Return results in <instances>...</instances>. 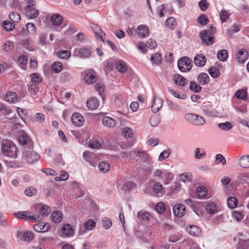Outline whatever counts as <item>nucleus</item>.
Listing matches in <instances>:
<instances>
[{
	"instance_id": "37998d69",
	"label": "nucleus",
	"mask_w": 249,
	"mask_h": 249,
	"mask_svg": "<svg viewBox=\"0 0 249 249\" xmlns=\"http://www.w3.org/2000/svg\"><path fill=\"white\" fill-rule=\"evenodd\" d=\"M140 220L148 221L149 219L150 214L145 211H140L137 214Z\"/></svg>"
},
{
	"instance_id": "1a4fd4ad",
	"label": "nucleus",
	"mask_w": 249,
	"mask_h": 249,
	"mask_svg": "<svg viewBox=\"0 0 249 249\" xmlns=\"http://www.w3.org/2000/svg\"><path fill=\"white\" fill-rule=\"evenodd\" d=\"M31 212L30 211H23L21 212H18L14 213L15 216L18 218H22L26 220H32L33 222H36L37 220L38 216L31 215Z\"/></svg>"
},
{
	"instance_id": "ddd939ff",
	"label": "nucleus",
	"mask_w": 249,
	"mask_h": 249,
	"mask_svg": "<svg viewBox=\"0 0 249 249\" xmlns=\"http://www.w3.org/2000/svg\"><path fill=\"white\" fill-rule=\"evenodd\" d=\"M173 213L175 216L182 217L185 213V206L181 204H177L173 207Z\"/></svg>"
},
{
	"instance_id": "8fccbe9b",
	"label": "nucleus",
	"mask_w": 249,
	"mask_h": 249,
	"mask_svg": "<svg viewBox=\"0 0 249 249\" xmlns=\"http://www.w3.org/2000/svg\"><path fill=\"white\" fill-rule=\"evenodd\" d=\"M237 199L234 197H230L227 199V204L229 208L233 209L237 205Z\"/></svg>"
},
{
	"instance_id": "f704fd0d",
	"label": "nucleus",
	"mask_w": 249,
	"mask_h": 249,
	"mask_svg": "<svg viewBox=\"0 0 249 249\" xmlns=\"http://www.w3.org/2000/svg\"><path fill=\"white\" fill-rule=\"evenodd\" d=\"M217 56L219 60L221 61H225L228 57V53L226 50L219 51L217 52Z\"/></svg>"
},
{
	"instance_id": "09e8293b",
	"label": "nucleus",
	"mask_w": 249,
	"mask_h": 249,
	"mask_svg": "<svg viewBox=\"0 0 249 249\" xmlns=\"http://www.w3.org/2000/svg\"><path fill=\"white\" fill-rule=\"evenodd\" d=\"M21 44L29 51H34L35 50V48L31 44V39L29 38L23 39Z\"/></svg>"
},
{
	"instance_id": "f3484780",
	"label": "nucleus",
	"mask_w": 249,
	"mask_h": 249,
	"mask_svg": "<svg viewBox=\"0 0 249 249\" xmlns=\"http://www.w3.org/2000/svg\"><path fill=\"white\" fill-rule=\"evenodd\" d=\"M248 53L244 49H241L236 54L237 61L240 63H243L248 58Z\"/></svg>"
},
{
	"instance_id": "a878e982",
	"label": "nucleus",
	"mask_w": 249,
	"mask_h": 249,
	"mask_svg": "<svg viewBox=\"0 0 249 249\" xmlns=\"http://www.w3.org/2000/svg\"><path fill=\"white\" fill-rule=\"evenodd\" d=\"M52 220L55 223L60 222L63 219L62 213L58 211H55L51 214Z\"/></svg>"
},
{
	"instance_id": "4c0bfd02",
	"label": "nucleus",
	"mask_w": 249,
	"mask_h": 249,
	"mask_svg": "<svg viewBox=\"0 0 249 249\" xmlns=\"http://www.w3.org/2000/svg\"><path fill=\"white\" fill-rule=\"evenodd\" d=\"M2 25L3 28L7 31H12L15 27V23L8 20L3 21Z\"/></svg>"
},
{
	"instance_id": "c85d7f7f",
	"label": "nucleus",
	"mask_w": 249,
	"mask_h": 249,
	"mask_svg": "<svg viewBox=\"0 0 249 249\" xmlns=\"http://www.w3.org/2000/svg\"><path fill=\"white\" fill-rule=\"evenodd\" d=\"M174 175L170 172L164 171L162 176V180L164 185H167L173 179Z\"/></svg>"
},
{
	"instance_id": "9b49d317",
	"label": "nucleus",
	"mask_w": 249,
	"mask_h": 249,
	"mask_svg": "<svg viewBox=\"0 0 249 249\" xmlns=\"http://www.w3.org/2000/svg\"><path fill=\"white\" fill-rule=\"evenodd\" d=\"M71 120L72 124L77 126H81L84 123V117L79 113H74L71 117Z\"/></svg>"
},
{
	"instance_id": "aec40b11",
	"label": "nucleus",
	"mask_w": 249,
	"mask_h": 249,
	"mask_svg": "<svg viewBox=\"0 0 249 249\" xmlns=\"http://www.w3.org/2000/svg\"><path fill=\"white\" fill-rule=\"evenodd\" d=\"M83 158L86 161L89 162L93 167H96V163L92 161V159L95 158V155L91 152L86 151L83 153Z\"/></svg>"
},
{
	"instance_id": "6e6552de",
	"label": "nucleus",
	"mask_w": 249,
	"mask_h": 249,
	"mask_svg": "<svg viewBox=\"0 0 249 249\" xmlns=\"http://www.w3.org/2000/svg\"><path fill=\"white\" fill-rule=\"evenodd\" d=\"M91 49L87 47L78 48L74 50L73 54L75 56L83 58H88L90 56Z\"/></svg>"
},
{
	"instance_id": "f03ea898",
	"label": "nucleus",
	"mask_w": 249,
	"mask_h": 249,
	"mask_svg": "<svg viewBox=\"0 0 249 249\" xmlns=\"http://www.w3.org/2000/svg\"><path fill=\"white\" fill-rule=\"evenodd\" d=\"M1 151L4 156L9 158H16L17 157V148L12 142L8 141L3 142Z\"/></svg>"
},
{
	"instance_id": "20e7f679",
	"label": "nucleus",
	"mask_w": 249,
	"mask_h": 249,
	"mask_svg": "<svg viewBox=\"0 0 249 249\" xmlns=\"http://www.w3.org/2000/svg\"><path fill=\"white\" fill-rule=\"evenodd\" d=\"M210 29L203 30L199 33V36L203 43L207 45L213 43V37L212 35L215 33L216 28L210 26Z\"/></svg>"
},
{
	"instance_id": "423d86ee",
	"label": "nucleus",
	"mask_w": 249,
	"mask_h": 249,
	"mask_svg": "<svg viewBox=\"0 0 249 249\" xmlns=\"http://www.w3.org/2000/svg\"><path fill=\"white\" fill-rule=\"evenodd\" d=\"M185 119L188 122L196 126H201L205 123V120L202 117L194 113L186 114Z\"/></svg>"
},
{
	"instance_id": "c03bdc74",
	"label": "nucleus",
	"mask_w": 249,
	"mask_h": 249,
	"mask_svg": "<svg viewBox=\"0 0 249 249\" xmlns=\"http://www.w3.org/2000/svg\"><path fill=\"white\" fill-rule=\"evenodd\" d=\"M63 68V65L60 62H55L52 66L53 70L56 73L60 72L62 70Z\"/></svg>"
},
{
	"instance_id": "ea45409f",
	"label": "nucleus",
	"mask_w": 249,
	"mask_h": 249,
	"mask_svg": "<svg viewBox=\"0 0 249 249\" xmlns=\"http://www.w3.org/2000/svg\"><path fill=\"white\" fill-rule=\"evenodd\" d=\"M189 89L191 91L197 93L201 91L202 88L195 81H191L190 83Z\"/></svg>"
},
{
	"instance_id": "412c9836",
	"label": "nucleus",
	"mask_w": 249,
	"mask_h": 249,
	"mask_svg": "<svg viewBox=\"0 0 249 249\" xmlns=\"http://www.w3.org/2000/svg\"><path fill=\"white\" fill-rule=\"evenodd\" d=\"M99 105L98 101L95 97H92L87 101V106L91 110L96 109L98 107Z\"/></svg>"
},
{
	"instance_id": "f8f14e48",
	"label": "nucleus",
	"mask_w": 249,
	"mask_h": 249,
	"mask_svg": "<svg viewBox=\"0 0 249 249\" xmlns=\"http://www.w3.org/2000/svg\"><path fill=\"white\" fill-rule=\"evenodd\" d=\"M61 231L63 235V236L65 237H72L74 234L73 229L69 224L63 225L61 228Z\"/></svg>"
},
{
	"instance_id": "cd10ccee",
	"label": "nucleus",
	"mask_w": 249,
	"mask_h": 249,
	"mask_svg": "<svg viewBox=\"0 0 249 249\" xmlns=\"http://www.w3.org/2000/svg\"><path fill=\"white\" fill-rule=\"evenodd\" d=\"M164 188L160 182H156L153 187V191L157 195H162Z\"/></svg>"
},
{
	"instance_id": "603ef678",
	"label": "nucleus",
	"mask_w": 249,
	"mask_h": 249,
	"mask_svg": "<svg viewBox=\"0 0 249 249\" xmlns=\"http://www.w3.org/2000/svg\"><path fill=\"white\" fill-rule=\"evenodd\" d=\"M198 22L202 25H206L209 22V19L205 14L200 15L197 18Z\"/></svg>"
},
{
	"instance_id": "c9c22d12",
	"label": "nucleus",
	"mask_w": 249,
	"mask_h": 249,
	"mask_svg": "<svg viewBox=\"0 0 249 249\" xmlns=\"http://www.w3.org/2000/svg\"><path fill=\"white\" fill-rule=\"evenodd\" d=\"M207 193L206 188L203 186H199L197 188L196 194L199 198H203L205 197Z\"/></svg>"
},
{
	"instance_id": "e433bc0d",
	"label": "nucleus",
	"mask_w": 249,
	"mask_h": 249,
	"mask_svg": "<svg viewBox=\"0 0 249 249\" xmlns=\"http://www.w3.org/2000/svg\"><path fill=\"white\" fill-rule=\"evenodd\" d=\"M239 164L242 168H249V156L242 157L239 160Z\"/></svg>"
},
{
	"instance_id": "a211bd4d",
	"label": "nucleus",
	"mask_w": 249,
	"mask_h": 249,
	"mask_svg": "<svg viewBox=\"0 0 249 249\" xmlns=\"http://www.w3.org/2000/svg\"><path fill=\"white\" fill-rule=\"evenodd\" d=\"M194 63L198 67L203 66L206 62V58L202 54H197L194 58Z\"/></svg>"
},
{
	"instance_id": "393cba45",
	"label": "nucleus",
	"mask_w": 249,
	"mask_h": 249,
	"mask_svg": "<svg viewBox=\"0 0 249 249\" xmlns=\"http://www.w3.org/2000/svg\"><path fill=\"white\" fill-rule=\"evenodd\" d=\"M91 29L95 35L97 37L104 41L103 36H105V33L103 32L101 29L97 25L93 24L91 26Z\"/></svg>"
},
{
	"instance_id": "6e6d98bb",
	"label": "nucleus",
	"mask_w": 249,
	"mask_h": 249,
	"mask_svg": "<svg viewBox=\"0 0 249 249\" xmlns=\"http://www.w3.org/2000/svg\"><path fill=\"white\" fill-rule=\"evenodd\" d=\"M112 225L111 220L107 217H104L102 220V225L105 229H108Z\"/></svg>"
},
{
	"instance_id": "a19ab883",
	"label": "nucleus",
	"mask_w": 249,
	"mask_h": 249,
	"mask_svg": "<svg viewBox=\"0 0 249 249\" xmlns=\"http://www.w3.org/2000/svg\"><path fill=\"white\" fill-rule=\"evenodd\" d=\"M9 18L12 22L14 23L18 22L21 19L19 14L17 12L10 13L9 15Z\"/></svg>"
},
{
	"instance_id": "49530a36",
	"label": "nucleus",
	"mask_w": 249,
	"mask_h": 249,
	"mask_svg": "<svg viewBox=\"0 0 249 249\" xmlns=\"http://www.w3.org/2000/svg\"><path fill=\"white\" fill-rule=\"evenodd\" d=\"M218 127L222 130L228 131L232 127V125L230 122H226L225 123L218 124Z\"/></svg>"
},
{
	"instance_id": "f257e3e1",
	"label": "nucleus",
	"mask_w": 249,
	"mask_h": 249,
	"mask_svg": "<svg viewBox=\"0 0 249 249\" xmlns=\"http://www.w3.org/2000/svg\"><path fill=\"white\" fill-rule=\"evenodd\" d=\"M137 156L140 158V160H137L138 164L141 166L142 168L146 171L151 170V166L153 163V161L150 155L142 150H137L134 151Z\"/></svg>"
},
{
	"instance_id": "bf43d9fd",
	"label": "nucleus",
	"mask_w": 249,
	"mask_h": 249,
	"mask_svg": "<svg viewBox=\"0 0 249 249\" xmlns=\"http://www.w3.org/2000/svg\"><path fill=\"white\" fill-rule=\"evenodd\" d=\"M50 208L46 206H43L39 210V213L42 216H46L50 213Z\"/></svg>"
},
{
	"instance_id": "6ab92c4d",
	"label": "nucleus",
	"mask_w": 249,
	"mask_h": 249,
	"mask_svg": "<svg viewBox=\"0 0 249 249\" xmlns=\"http://www.w3.org/2000/svg\"><path fill=\"white\" fill-rule=\"evenodd\" d=\"M136 32L139 36L145 37L148 35L149 30L146 26L141 25L138 27Z\"/></svg>"
},
{
	"instance_id": "7c9ffc66",
	"label": "nucleus",
	"mask_w": 249,
	"mask_h": 249,
	"mask_svg": "<svg viewBox=\"0 0 249 249\" xmlns=\"http://www.w3.org/2000/svg\"><path fill=\"white\" fill-rule=\"evenodd\" d=\"M116 68L121 73H124L127 70L125 63L123 60H119L116 64Z\"/></svg>"
},
{
	"instance_id": "39448f33",
	"label": "nucleus",
	"mask_w": 249,
	"mask_h": 249,
	"mask_svg": "<svg viewBox=\"0 0 249 249\" xmlns=\"http://www.w3.org/2000/svg\"><path fill=\"white\" fill-rule=\"evenodd\" d=\"M24 11L26 15L30 18H35L39 14L38 11L36 8V2L33 0L27 1Z\"/></svg>"
},
{
	"instance_id": "c756f323",
	"label": "nucleus",
	"mask_w": 249,
	"mask_h": 249,
	"mask_svg": "<svg viewBox=\"0 0 249 249\" xmlns=\"http://www.w3.org/2000/svg\"><path fill=\"white\" fill-rule=\"evenodd\" d=\"M205 209L207 212L210 214H214L218 211L216 204L213 202L208 203Z\"/></svg>"
},
{
	"instance_id": "72a5a7b5",
	"label": "nucleus",
	"mask_w": 249,
	"mask_h": 249,
	"mask_svg": "<svg viewBox=\"0 0 249 249\" xmlns=\"http://www.w3.org/2000/svg\"><path fill=\"white\" fill-rule=\"evenodd\" d=\"M187 231L191 235L196 236H198L201 232L200 229L195 225L190 226Z\"/></svg>"
},
{
	"instance_id": "e2e57ef3",
	"label": "nucleus",
	"mask_w": 249,
	"mask_h": 249,
	"mask_svg": "<svg viewBox=\"0 0 249 249\" xmlns=\"http://www.w3.org/2000/svg\"><path fill=\"white\" fill-rule=\"evenodd\" d=\"M35 120L39 123H42L45 121V116L42 113H37L35 115Z\"/></svg>"
},
{
	"instance_id": "2eb2a0df",
	"label": "nucleus",
	"mask_w": 249,
	"mask_h": 249,
	"mask_svg": "<svg viewBox=\"0 0 249 249\" xmlns=\"http://www.w3.org/2000/svg\"><path fill=\"white\" fill-rule=\"evenodd\" d=\"M173 80L176 85L184 86L187 82L186 79L179 74H175L173 76Z\"/></svg>"
},
{
	"instance_id": "0eeeda50",
	"label": "nucleus",
	"mask_w": 249,
	"mask_h": 249,
	"mask_svg": "<svg viewBox=\"0 0 249 249\" xmlns=\"http://www.w3.org/2000/svg\"><path fill=\"white\" fill-rule=\"evenodd\" d=\"M192 60L188 57H182L178 62V67L182 72L189 71L192 68Z\"/></svg>"
},
{
	"instance_id": "58836bf2",
	"label": "nucleus",
	"mask_w": 249,
	"mask_h": 249,
	"mask_svg": "<svg viewBox=\"0 0 249 249\" xmlns=\"http://www.w3.org/2000/svg\"><path fill=\"white\" fill-rule=\"evenodd\" d=\"M236 97L239 99L246 100L247 99V92L244 89H239L235 93Z\"/></svg>"
},
{
	"instance_id": "de8ad7c7",
	"label": "nucleus",
	"mask_w": 249,
	"mask_h": 249,
	"mask_svg": "<svg viewBox=\"0 0 249 249\" xmlns=\"http://www.w3.org/2000/svg\"><path fill=\"white\" fill-rule=\"evenodd\" d=\"M28 0H13L11 4L12 8L16 9L22 7V4L26 2Z\"/></svg>"
},
{
	"instance_id": "864d4df0",
	"label": "nucleus",
	"mask_w": 249,
	"mask_h": 249,
	"mask_svg": "<svg viewBox=\"0 0 249 249\" xmlns=\"http://www.w3.org/2000/svg\"><path fill=\"white\" fill-rule=\"evenodd\" d=\"M24 193L27 196H32L36 194L37 190L34 187H30L26 188Z\"/></svg>"
},
{
	"instance_id": "dca6fc26",
	"label": "nucleus",
	"mask_w": 249,
	"mask_h": 249,
	"mask_svg": "<svg viewBox=\"0 0 249 249\" xmlns=\"http://www.w3.org/2000/svg\"><path fill=\"white\" fill-rule=\"evenodd\" d=\"M50 227L49 224L40 222L34 226V229L37 232H45L48 231Z\"/></svg>"
},
{
	"instance_id": "69168bd1",
	"label": "nucleus",
	"mask_w": 249,
	"mask_h": 249,
	"mask_svg": "<svg viewBox=\"0 0 249 249\" xmlns=\"http://www.w3.org/2000/svg\"><path fill=\"white\" fill-rule=\"evenodd\" d=\"M209 5V3L206 0H201L198 3V6L202 11H206Z\"/></svg>"
},
{
	"instance_id": "3c124183",
	"label": "nucleus",
	"mask_w": 249,
	"mask_h": 249,
	"mask_svg": "<svg viewBox=\"0 0 249 249\" xmlns=\"http://www.w3.org/2000/svg\"><path fill=\"white\" fill-rule=\"evenodd\" d=\"M208 72L210 75L214 78L218 77L220 75L219 70L215 67L210 68Z\"/></svg>"
},
{
	"instance_id": "79ce46f5",
	"label": "nucleus",
	"mask_w": 249,
	"mask_h": 249,
	"mask_svg": "<svg viewBox=\"0 0 249 249\" xmlns=\"http://www.w3.org/2000/svg\"><path fill=\"white\" fill-rule=\"evenodd\" d=\"M84 79L89 84L93 83L96 80L95 75L91 73H87L84 76Z\"/></svg>"
},
{
	"instance_id": "680f3d73",
	"label": "nucleus",
	"mask_w": 249,
	"mask_h": 249,
	"mask_svg": "<svg viewBox=\"0 0 249 249\" xmlns=\"http://www.w3.org/2000/svg\"><path fill=\"white\" fill-rule=\"evenodd\" d=\"M155 209L159 213L162 214L165 210V204L163 202H159L156 205Z\"/></svg>"
},
{
	"instance_id": "13d9d810",
	"label": "nucleus",
	"mask_w": 249,
	"mask_h": 249,
	"mask_svg": "<svg viewBox=\"0 0 249 249\" xmlns=\"http://www.w3.org/2000/svg\"><path fill=\"white\" fill-rule=\"evenodd\" d=\"M180 179L184 182H190L192 180L193 177L191 175H189L187 173H183L180 175Z\"/></svg>"
},
{
	"instance_id": "7ed1b4c3",
	"label": "nucleus",
	"mask_w": 249,
	"mask_h": 249,
	"mask_svg": "<svg viewBox=\"0 0 249 249\" xmlns=\"http://www.w3.org/2000/svg\"><path fill=\"white\" fill-rule=\"evenodd\" d=\"M23 157L29 164H33L38 161L40 156L34 151L33 148L25 147L23 149Z\"/></svg>"
},
{
	"instance_id": "b1692460",
	"label": "nucleus",
	"mask_w": 249,
	"mask_h": 249,
	"mask_svg": "<svg viewBox=\"0 0 249 249\" xmlns=\"http://www.w3.org/2000/svg\"><path fill=\"white\" fill-rule=\"evenodd\" d=\"M63 20L62 17L58 14L53 15L51 18V21L52 24L55 26H59Z\"/></svg>"
},
{
	"instance_id": "4be33fe9",
	"label": "nucleus",
	"mask_w": 249,
	"mask_h": 249,
	"mask_svg": "<svg viewBox=\"0 0 249 249\" xmlns=\"http://www.w3.org/2000/svg\"><path fill=\"white\" fill-rule=\"evenodd\" d=\"M197 82L199 85H204L209 82V77L207 73L202 72L197 76Z\"/></svg>"
},
{
	"instance_id": "5701e85b",
	"label": "nucleus",
	"mask_w": 249,
	"mask_h": 249,
	"mask_svg": "<svg viewBox=\"0 0 249 249\" xmlns=\"http://www.w3.org/2000/svg\"><path fill=\"white\" fill-rule=\"evenodd\" d=\"M102 123L104 126L107 127H113L116 125L115 120L109 116L104 117L102 120Z\"/></svg>"
},
{
	"instance_id": "0e129e2a",
	"label": "nucleus",
	"mask_w": 249,
	"mask_h": 249,
	"mask_svg": "<svg viewBox=\"0 0 249 249\" xmlns=\"http://www.w3.org/2000/svg\"><path fill=\"white\" fill-rule=\"evenodd\" d=\"M240 29V27L238 25L234 24L232 26L229 30H228L227 33V35L229 36H231L233 33H236L238 32Z\"/></svg>"
},
{
	"instance_id": "473e14b6",
	"label": "nucleus",
	"mask_w": 249,
	"mask_h": 249,
	"mask_svg": "<svg viewBox=\"0 0 249 249\" xmlns=\"http://www.w3.org/2000/svg\"><path fill=\"white\" fill-rule=\"evenodd\" d=\"M5 99L9 103H14L17 102L18 98L15 92H8L6 94Z\"/></svg>"
},
{
	"instance_id": "5fc2aeb1",
	"label": "nucleus",
	"mask_w": 249,
	"mask_h": 249,
	"mask_svg": "<svg viewBox=\"0 0 249 249\" xmlns=\"http://www.w3.org/2000/svg\"><path fill=\"white\" fill-rule=\"evenodd\" d=\"M14 47V43L11 41L6 42L2 46V49L5 52H9Z\"/></svg>"
},
{
	"instance_id": "4d7b16f0",
	"label": "nucleus",
	"mask_w": 249,
	"mask_h": 249,
	"mask_svg": "<svg viewBox=\"0 0 249 249\" xmlns=\"http://www.w3.org/2000/svg\"><path fill=\"white\" fill-rule=\"evenodd\" d=\"M96 225V223L92 220L89 219L84 224V226L87 230H93Z\"/></svg>"
},
{
	"instance_id": "774afa93",
	"label": "nucleus",
	"mask_w": 249,
	"mask_h": 249,
	"mask_svg": "<svg viewBox=\"0 0 249 249\" xmlns=\"http://www.w3.org/2000/svg\"><path fill=\"white\" fill-rule=\"evenodd\" d=\"M249 242L245 240H241L239 242L237 249H249Z\"/></svg>"
},
{
	"instance_id": "9d476101",
	"label": "nucleus",
	"mask_w": 249,
	"mask_h": 249,
	"mask_svg": "<svg viewBox=\"0 0 249 249\" xmlns=\"http://www.w3.org/2000/svg\"><path fill=\"white\" fill-rule=\"evenodd\" d=\"M18 140L19 142L24 146L23 149L25 147H27V148H34L33 142L32 140L27 135L22 134L19 136Z\"/></svg>"
},
{
	"instance_id": "4468645a",
	"label": "nucleus",
	"mask_w": 249,
	"mask_h": 249,
	"mask_svg": "<svg viewBox=\"0 0 249 249\" xmlns=\"http://www.w3.org/2000/svg\"><path fill=\"white\" fill-rule=\"evenodd\" d=\"M162 105L163 101L162 99L161 98H156L155 97L151 106L152 111L154 113L158 112L162 107Z\"/></svg>"
},
{
	"instance_id": "052dcab7",
	"label": "nucleus",
	"mask_w": 249,
	"mask_h": 249,
	"mask_svg": "<svg viewBox=\"0 0 249 249\" xmlns=\"http://www.w3.org/2000/svg\"><path fill=\"white\" fill-rule=\"evenodd\" d=\"M32 82L33 84L37 85L41 81V78L40 75L36 73H34L32 74Z\"/></svg>"
},
{
	"instance_id": "bb28decb",
	"label": "nucleus",
	"mask_w": 249,
	"mask_h": 249,
	"mask_svg": "<svg viewBox=\"0 0 249 249\" xmlns=\"http://www.w3.org/2000/svg\"><path fill=\"white\" fill-rule=\"evenodd\" d=\"M121 190L124 192H128L135 187V184L131 181H124Z\"/></svg>"
},
{
	"instance_id": "2f4dec72",
	"label": "nucleus",
	"mask_w": 249,
	"mask_h": 249,
	"mask_svg": "<svg viewBox=\"0 0 249 249\" xmlns=\"http://www.w3.org/2000/svg\"><path fill=\"white\" fill-rule=\"evenodd\" d=\"M98 168L101 172L106 173L109 171L110 168V165L107 162L102 161L98 164Z\"/></svg>"
},
{
	"instance_id": "a18cd8bd",
	"label": "nucleus",
	"mask_w": 249,
	"mask_h": 249,
	"mask_svg": "<svg viewBox=\"0 0 249 249\" xmlns=\"http://www.w3.org/2000/svg\"><path fill=\"white\" fill-rule=\"evenodd\" d=\"M71 53L67 50H62L57 52V55L61 59H67L71 56Z\"/></svg>"
},
{
	"instance_id": "338daca9",
	"label": "nucleus",
	"mask_w": 249,
	"mask_h": 249,
	"mask_svg": "<svg viewBox=\"0 0 249 249\" xmlns=\"http://www.w3.org/2000/svg\"><path fill=\"white\" fill-rule=\"evenodd\" d=\"M71 78L70 73L68 72L65 71L62 73L60 76V79L63 82H68Z\"/></svg>"
}]
</instances>
